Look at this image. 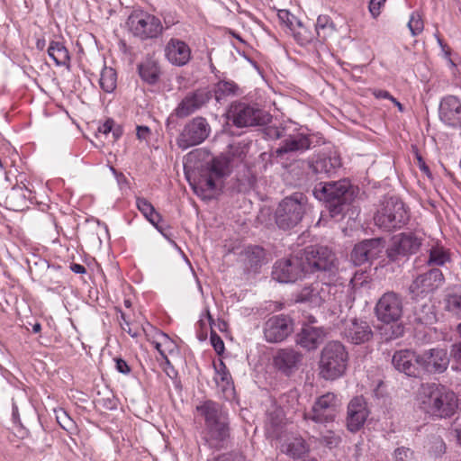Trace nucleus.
<instances>
[{"mask_svg": "<svg viewBox=\"0 0 461 461\" xmlns=\"http://www.w3.org/2000/svg\"><path fill=\"white\" fill-rule=\"evenodd\" d=\"M248 151L249 145L244 141L230 144L227 154L214 158L209 164L206 173L193 185L195 194L203 199H211L221 185L222 178L230 175L235 164L245 159Z\"/></svg>", "mask_w": 461, "mask_h": 461, "instance_id": "f257e3e1", "label": "nucleus"}, {"mask_svg": "<svg viewBox=\"0 0 461 461\" xmlns=\"http://www.w3.org/2000/svg\"><path fill=\"white\" fill-rule=\"evenodd\" d=\"M203 421V438L211 448L220 449L230 437V419L223 406L212 400H204L195 407Z\"/></svg>", "mask_w": 461, "mask_h": 461, "instance_id": "f03ea898", "label": "nucleus"}, {"mask_svg": "<svg viewBox=\"0 0 461 461\" xmlns=\"http://www.w3.org/2000/svg\"><path fill=\"white\" fill-rule=\"evenodd\" d=\"M409 219L408 209L403 202L395 196L384 197L374 216L375 224L386 231L402 228Z\"/></svg>", "mask_w": 461, "mask_h": 461, "instance_id": "7ed1b4c3", "label": "nucleus"}, {"mask_svg": "<svg viewBox=\"0 0 461 461\" xmlns=\"http://www.w3.org/2000/svg\"><path fill=\"white\" fill-rule=\"evenodd\" d=\"M348 364V352L339 341H330L321 353L320 375L325 380H335L342 376Z\"/></svg>", "mask_w": 461, "mask_h": 461, "instance_id": "20e7f679", "label": "nucleus"}, {"mask_svg": "<svg viewBox=\"0 0 461 461\" xmlns=\"http://www.w3.org/2000/svg\"><path fill=\"white\" fill-rule=\"evenodd\" d=\"M349 188L350 184L346 179L320 183L315 185L313 194L318 200L328 203L330 215L335 217L343 212L344 206L351 197Z\"/></svg>", "mask_w": 461, "mask_h": 461, "instance_id": "39448f33", "label": "nucleus"}, {"mask_svg": "<svg viewBox=\"0 0 461 461\" xmlns=\"http://www.w3.org/2000/svg\"><path fill=\"white\" fill-rule=\"evenodd\" d=\"M307 204V198L303 193H294L284 198L278 204L275 220L279 229L290 230L303 219Z\"/></svg>", "mask_w": 461, "mask_h": 461, "instance_id": "423d86ee", "label": "nucleus"}, {"mask_svg": "<svg viewBox=\"0 0 461 461\" xmlns=\"http://www.w3.org/2000/svg\"><path fill=\"white\" fill-rule=\"evenodd\" d=\"M127 23L131 32L142 41L158 38L164 31L159 18L140 10L132 12Z\"/></svg>", "mask_w": 461, "mask_h": 461, "instance_id": "0eeeda50", "label": "nucleus"}, {"mask_svg": "<svg viewBox=\"0 0 461 461\" xmlns=\"http://www.w3.org/2000/svg\"><path fill=\"white\" fill-rule=\"evenodd\" d=\"M300 258L306 275L331 271L334 267L335 256L327 247H306Z\"/></svg>", "mask_w": 461, "mask_h": 461, "instance_id": "6e6552de", "label": "nucleus"}, {"mask_svg": "<svg viewBox=\"0 0 461 461\" xmlns=\"http://www.w3.org/2000/svg\"><path fill=\"white\" fill-rule=\"evenodd\" d=\"M339 406L338 395L334 393H327L316 399L312 409L303 413V419L305 421L318 424L333 422Z\"/></svg>", "mask_w": 461, "mask_h": 461, "instance_id": "1a4fd4ad", "label": "nucleus"}, {"mask_svg": "<svg viewBox=\"0 0 461 461\" xmlns=\"http://www.w3.org/2000/svg\"><path fill=\"white\" fill-rule=\"evenodd\" d=\"M375 312L377 320L390 324L400 321L403 312L402 299L394 292L384 293L377 301Z\"/></svg>", "mask_w": 461, "mask_h": 461, "instance_id": "9d476101", "label": "nucleus"}, {"mask_svg": "<svg viewBox=\"0 0 461 461\" xmlns=\"http://www.w3.org/2000/svg\"><path fill=\"white\" fill-rule=\"evenodd\" d=\"M210 131V125L204 118L195 117L185 125L176 139L177 146L185 150L199 145L209 136Z\"/></svg>", "mask_w": 461, "mask_h": 461, "instance_id": "9b49d317", "label": "nucleus"}, {"mask_svg": "<svg viewBox=\"0 0 461 461\" xmlns=\"http://www.w3.org/2000/svg\"><path fill=\"white\" fill-rule=\"evenodd\" d=\"M444 282L441 270L433 268L418 276L409 287L413 299L425 298L434 293Z\"/></svg>", "mask_w": 461, "mask_h": 461, "instance_id": "f8f14e48", "label": "nucleus"}, {"mask_svg": "<svg viewBox=\"0 0 461 461\" xmlns=\"http://www.w3.org/2000/svg\"><path fill=\"white\" fill-rule=\"evenodd\" d=\"M306 276L300 257H291L276 261L272 271L273 279L279 283H294Z\"/></svg>", "mask_w": 461, "mask_h": 461, "instance_id": "ddd939ff", "label": "nucleus"}, {"mask_svg": "<svg viewBox=\"0 0 461 461\" xmlns=\"http://www.w3.org/2000/svg\"><path fill=\"white\" fill-rule=\"evenodd\" d=\"M294 330V321L285 314L274 315L264 324V336L267 342L277 343L285 340Z\"/></svg>", "mask_w": 461, "mask_h": 461, "instance_id": "4468645a", "label": "nucleus"}, {"mask_svg": "<svg viewBox=\"0 0 461 461\" xmlns=\"http://www.w3.org/2000/svg\"><path fill=\"white\" fill-rule=\"evenodd\" d=\"M212 92L207 88H199L185 95L174 110V114L178 118H185L195 113L211 100Z\"/></svg>", "mask_w": 461, "mask_h": 461, "instance_id": "2eb2a0df", "label": "nucleus"}, {"mask_svg": "<svg viewBox=\"0 0 461 461\" xmlns=\"http://www.w3.org/2000/svg\"><path fill=\"white\" fill-rule=\"evenodd\" d=\"M229 119L237 127H249L264 122L263 111L243 103L230 106Z\"/></svg>", "mask_w": 461, "mask_h": 461, "instance_id": "dca6fc26", "label": "nucleus"}, {"mask_svg": "<svg viewBox=\"0 0 461 461\" xmlns=\"http://www.w3.org/2000/svg\"><path fill=\"white\" fill-rule=\"evenodd\" d=\"M276 139H282L280 146L276 149L277 155L294 151H304L310 149L311 140L307 134L300 131L287 133L285 128L270 130Z\"/></svg>", "mask_w": 461, "mask_h": 461, "instance_id": "f3484780", "label": "nucleus"}, {"mask_svg": "<svg viewBox=\"0 0 461 461\" xmlns=\"http://www.w3.org/2000/svg\"><path fill=\"white\" fill-rule=\"evenodd\" d=\"M421 245V239L412 232H403L392 240V244L386 249L388 258L395 261L400 256L416 253Z\"/></svg>", "mask_w": 461, "mask_h": 461, "instance_id": "a211bd4d", "label": "nucleus"}, {"mask_svg": "<svg viewBox=\"0 0 461 461\" xmlns=\"http://www.w3.org/2000/svg\"><path fill=\"white\" fill-rule=\"evenodd\" d=\"M385 248V241L383 239L366 240L355 245L350 258L354 265L362 264L374 260L381 256Z\"/></svg>", "mask_w": 461, "mask_h": 461, "instance_id": "6ab92c4d", "label": "nucleus"}, {"mask_svg": "<svg viewBox=\"0 0 461 461\" xmlns=\"http://www.w3.org/2000/svg\"><path fill=\"white\" fill-rule=\"evenodd\" d=\"M449 364L447 353L442 348H432L420 355V375L424 373H443Z\"/></svg>", "mask_w": 461, "mask_h": 461, "instance_id": "aec40b11", "label": "nucleus"}, {"mask_svg": "<svg viewBox=\"0 0 461 461\" xmlns=\"http://www.w3.org/2000/svg\"><path fill=\"white\" fill-rule=\"evenodd\" d=\"M392 364L396 370L408 376H420V355L411 349H401L395 351Z\"/></svg>", "mask_w": 461, "mask_h": 461, "instance_id": "412c9836", "label": "nucleus"}, {"mask_svg": "<svg viewBox=\"0 0 461 461\" xmlns=\"http://www.w3.org/2000/svg\"><path fill=\"white\" fill-rule=\"evenodd\" d=\"M439 118L447 126L461 127V102L455 95H447L439 104Z\"/></svg>", "mask_w": 461, "mask_h": 461, "instance_id": "4be33fe9", "label": "nucleus"}, {"mask_svg": "<svg viewBox=\"0 0 461 461\" xmlns=\"http://www.w3.org/2000/svg\"><path fill=\"white\" fill-rule=\"evenodd\" d=\"M309 167L316 175L331 176L341 166L340 158L335 152H322L311 158Z\"/></svg>", "mask_w": 461, "mask_h": 461, "instance_id": "5701e85b", "label": "nucleus"}, {"mask_svg": "<svg viewBox=\"0 0 461 461\" xmlns=\"http://www.w3.org/2000/svg\"><path fill=\"white\" fill-rule=\"evenodd\" d=\"M369 411L363 397L353 398L348 405L347 427L351 432L359 430L365 424Z\"/></svg>", "mask_w": 461, "mask_h": 461, "instance_id": "b1692460", "label": "nucleus"}, {"mask_svg": "<svg viewBox=\"0 0 461 461\" xmlns=\"http://www.w3.org/2000/svg\"><path fill=\"white\" fill-rule=\"evenodd\" d=\"M165 56L172 65L182 67L191 59V49L184 41L172 38L166 44Z\"/></svg>", "mask_w": 461, "mask_h": 461, "instance_id": "393cba45", "label": "nucleus"}, {"mask_svg": "<svg viewBox=\"0 0 461 461\" xmlns=\"http://www.w3.org/2000/svg\"><path fill=\"white\" fill-rule=\"evenodd\" d=\"M214 376L213 380L218 389L222 393L223 398L230 400L235 393L234 384L229 370L221 359L214 361L213 364Z\"/></svg>", "mask_w": 461, "mask_h": 461, "instance_id": "a878e982", "label": "nucleus"}, {"mask_svg": "<svg viewBox=\"0 0 461 461\" xmlns=\"http://www.w3.org/2000/svg\"><path fill=\"white\" fill-rule=\"evenodd\" d=\"M441 384L435 383L422 384L416 395V402L419 407L426 413L432 415L434 412L437 396L439 393Z\"/></svg>", "mask_w": 461, "mask_h": 461, "instance_id": "bb28decb", "label": "nucleus"}, {"mask_svg": "<svg viewBox=\"0 0 461 461\" xmlns=\"http://www.w3.org/2000/svg\"><path fill=\"white\" fill-rule=\"evenodd\" d=\"M317 291L320 294V303L341 304L344 298L348 295V288L342 284H330L317 281Z\"/></svg>", "mask_w": 461, "mask_h": 461, "instance_id": "cd10ccee", "label": "nucleus"}, {"mask_svg": "<svg viewBox=\"0 0 461 461\" xmlns=\"http://www.w3.org/2000/svg\"><path fill=\"white\" fill-rule=\"evenodd\" d=\"M343 334L348 341L354 344H361L368 341L373 332L366 321L350 320L345 323Z\"/></svg>", "mask_w": 461, "mask_h": 461, "instance_id": "c85d7f7f", "label": "nucleus"}, {"mask_svg": "<svg viewBox=\"0 0 461 461\" xmlns=\"http://www.w3.org/2000/svg\"><path fill=\"white\" fill-rule=\"evenodd\" d=\"M302 355L293 348L280 349L274 357L275 366L286 375L294 373L299 366Z\"/></svg>", "mask_w": 461, "mask_h": 461, "instance_id": "c756f323", "label": "nucleus"}, {"mask_svg": "<svg viewBox=\"0 0 461 461\" xmlns=\"http://www.w3.org/2000/svg\"><path fill=\"white\" fill-rule=\"evenodd\" d=\"M437 398L433 416L440 418L452 416L456 407V397L454 392L441 385Z\"/></svg>", "mask_w": 461, "mask_h": 461, "instance_id": "7c9ffc66", "label": "nucleus"}, {"mask_svg": "<svg viewBox=\"0 0 461 461\" xmlns=\"http://www.w3.org/2000/svg\"><path fill=\"white\" fill-rule=\"evenodd\" d=\"M325 331L323 328L314 327L310 324L303 326L301 331L297 334L296 342L307 350H312L323 341Z\"/></svg>", "mask_w": 461, "mask_h": 461, "instance_id": "2f4dec72", "label": "nucleus"}, {"mask_svg": "<svg viewBox=\"0 0 461 461\" xmlns=\"http://www.w3.org/2000/svg\"><path fill=\"white\" fill-rule=\"evenodd\" d=\"M138 71L140 78L149 84L154 85L158 81L160 70L158 64L151 58H147L138 65Z\"/></svg>", "mask_w": 461, "mask_h": 461, "instance_id": "473e14b6", "label": "nucleus"}, {"mask_svg": "<svg viewBox=\"0 0 461 461\" xmlns=\"http://www.w3.org/2000/svg\"><path fill=\"white\" fill-rule=\"evenodd\" d=\"M281 451L294 459H302L309 452V447L303 438H293L282 444Z\"/></svg>", "mask_w": 461, "mask_h": 461, "instance_id": "72a5a7b5", "label": "nucleus"}, {"mask_svg": "<svg viewBox=\"0 0 461 461\" xmlns=\"http://www.w3.org/2000/svg\"><path fill=\"white\" fill-rule=\"evenodd\" d=\"M136 205L143 216L163 234L162 228L158 225L161 215L155 210L154 206L145 198L137 197Z\"/></svg>", "mask_w": 461, "mask_h": 461, "instance_id": "f704fd0d", "label": "nucleus"}, {"mask_svg": "<svg viewBox=\"0 0 461 461\" xmlns=\"http://www.w3.org/2000/svg\"><path fill=\"white\" fill-rule=\"evenodd\" d=\"M49 57L55 62L56 66H68L70 57L68 49L60 41H52L48 48Z\"/></svg>", "mask_w": 461, "mask_h": 461, "instance_id": "c9c22d12", "label": "nucleus"}, {"mask_svg": "<svg viewBox=\"0 0 461 461\" xmlns=\"http://www.w3.org/2000/svg\"><path fill=\"white\" fill-rule=\"evenodd\" d=\"M414 318L422 325H432L437 321L435 307L430 303H424L415 306Z\"/></svg>", "mask_w": 461, "mask_h": 461, "instance_id": "e433bc0d", "label": "nucleus"}, {"mask_svg": "<svg viewBox=\"0 0 461 461\" xmlns=\"http://www.w3.org/2000/svg\"><path fill=\"white\" fill-rule=\"evenodd\" d=\"M242 257L247 267L254 269L262 264L265 252L259 246H249L244 249Z\"/></svg>", "mask_w": 461, "mask_h": 461, "instance_id": "4c0bfd02", "label": "nucleus"}, {"mask_svg": "<svg viewBox=\"0 0 461 461\" xmlns=\"http://www.w3.org/2000/svg\"><path fill=\"white\" fill-rule=\"evenodd\" d=\"M451 259L448 249L439 244L432 246L429 249L428 265L442 267Z\"/></svg>", "mask_w": 461, "mask_h": 461, "instance_id": "58836bf2", "label": "nucleus"}, {"mask_svg": "<svg viewBox=\"0 0 461 461\" xmlns=\"http://www.w3.org/2000/svg\"><path fill=\"white\" fill-rule=\"evenodd\" d=\"M335 25L329 15L321 14L315 23V34L321 41H325L335 32Z\"/></svg>", "mask_w": 461, "mask_h": 461, "instance_id": "ea45409f", "label": "nucleus"}, {"mask_svg": "<svg viewBox=\"0 0 461 461\" xmlns=\"http://www.w3.org/2000/svg\"><path fill=\"white\" fill-rule=\"evenodd\" d=\"M100 87L105 93H112L117 86V73L113 68L104 67L100 75Z\"/></svg>", "mask_w": 461, "mask_h": 461, "instance_id": "a19ab883", "label": "nucleus"}, {"mask_svg": "<svg viewBox=\"0 0 461 461\" xmlns=\"http://www.w3.org/2000/svg\"><path fill=\"white\" fill-rule=\"evenodd\" d=\"M238 90V86L232 81H219L213 88L214 98L218 103L229 96L234 95Z\"/></svg>", "mask_w": 461, "mask_h": 461, "instance_id": "79ce46f5", "label": "nucleus"}, {"mask_svg": "<svg viewBox=\"0 0 461 461\" xmlns=\"http://www.w3.org/2000/svg\"><path fill=\"white\" fill-rule=\"evenodd\" d=\"M444 302L445 310L461 319V287L456 292L447 294Z\"/></svg>", "mask_w": 461, "mask_h": 461, "instance_id": "37998d69", "label": "nucleus"}, {"mask_svg": "<svg viewBox=\"0 0 461 461\" xmlns=\"http://www.w3.org/2000/svg\"><path fill=\"white\" fill-rule=\"evenodd\" d=\"M317 282L312 283L309 286L303 287L297 296L298 302H308L314 306H320V294L317 291Z\"/></svg>", "mask_w": 461, "mask_h": 461, "instance_id": "c03bdc74", "label": "nucleus"}, {"mask_svg": "<svg viewBox=\"0 0 461 461\" xmlns=\"http://www.w3.org/2000/svg\"><path fill=\"white\" fill-rule=\"evenodd\" d=\"M291 32H293L294 40L300 45H306L312 42L316 36L315 33L306 28L301 21L297 23L294 29H292Z\"/></svg>", "mask_w": 461, "mask_h": 461, "instance_id": "a18cd8bd", "label": "nucleus"}, {"mask_svg": "<svg viewBox=\"0 0 461 461\" xmlns=\"http://www.w3.org/2000/svg\"><path fill=\"white\" fill-rule=\"evenodd\" d=\"M408 28L412 36H417L423 31L424 23L421 15L418 12L411 13L408 22Z\"/></svg>", "mask_w": 461, "mask_h": 461, "instance_id": "49530a36", "label": "nucleus"}, {"mask_svg": "<svg viewBox=\"0 0 461 461\" xmlns=\"http://www.w3.org/2000/svg\"><path fill=\"white\" fill-rule=\"evenodd\" d=\"M56 412V420L59 426L67 430L71 431L75 429L74 420L68 416L66 411L63 409H59L55 411Z\"/></svg>", "mask_w": 461, "mask_h": 461, "instance_id": "de8ad7c7", "label": "nucleus"}, {"mask_svg": "<svg viewBox=\"0 0 461 461\" xmlns=\"http://www.w3.org/2000/svg\"><path fill=\"white\" fill-rule=\"evenodd\" d=\"M278 19L280 22L287 26V28L291 31L294 29V26L299 23L298 20L294 14H292L288 10L283 9L279 10L277 14Z\"/></svg>", "mask_w": 461, "mask_h": 461, "instance_id": "09e8293b", "label": "nucleus"}, {"mask_svg": "<svg viewBox=\"0 0 461 461\" xmlns=\"http://www.w3.org/2000/svg\"><path fill=\"white\" fill-rule=\"evenodd\" d=\"M157 339L161 341L166 356L167 353H172L175 351L176 348V344L167 334L161 330H157Z\"/></svg>", "mask_w": 461, "mask_h": 461, "instance_id": "8fccbe9b", "label": "nucleus"}, {"mask_svg": "<svg viewBox=\"0 0 461 461\" xmlns=\"http://www.w3.org/2000/svg\"><path fill=\"white\" fill-rule=\"evenodd\" d=\"M393 456L394 461H415L413 451L403 447L396 448Z\"/></svg>", "mask_w": 461, "mask_h": 461, "instance_id": "3c124183", "label": "nucleus"}, {"mask_svg": "<svg viewBox=\"0 0 461 461\" xmlns=\"http://www.w3.org/2000/svg\"><path fill=\"white\" fill-rule=\"evenodd\" d=\"M386 0H370L368 9L371 15L376 18L381 14V8L384 6Z\"/></svg>", "mask_w": 461, "mask_h": 461, "instance_id": "603ef678", "label": "nucleus"}, {"mask_svg": "<svg viewBox=\"0 0 461 461\" xmlns=\"http://www.w3.org/2000/svg\"><path fill=\"white\" fill-rule=\"evenodd\" d=\"M122 321H120V325L122 330L124 332H127L131 337L137 338L140 332L137 330H134L131 327L130 322L126 320L124 313L121 314Z\"/></svg>", "mask_w": 461, "mask_h": 461, "instance_id": "864d4df0", "label": "nucleus"}, {"mask_svg": "<svg viewBox=\"0 0 461 461\" xmlns=\"http://www.w3.org/2000/svg\"><path fill=\"white\" fill-rule=\"evenodd\" d=\"M211 343L218 355H221L224 351V343L216 333L211 334Z\"/></svg>", "mask_w": 461, "mask_h": 461, "instance_id": "5fc2aeb1", "label": "nucleus"}, {"mask_svg": "<svg viewBox=\"0 0 461 461\" xmlns=\"http://www.w3.org/2000/svg\"><path fill=\"white\" fill-rule=\"evenodd\" d=\"M214 461H244V456L240 453L231 452L219 456Z\"/></svg>", "mask_w": 461, "mask_h": 461, "instance_id": "6e6d98bb", "label": "nucleus"}, {"mask_svg": "<svg viewBox=\"0 0 461 461\" xmlns=\"http://www.w3.org/2000/svg\"><path fill=\"white\" fill-rule=\"evenodd\" d=\"M115 368L119 373L123 375H128L131 373L130 366L122 358H115Z\"/></svg>", "mask_w": 461, "mask_h": 461, "instance_id": "4d7b16f0", "label": "nucleus"}, {"mask_svg": "<svg viewBox=\"0 0 461 461\" xmlns=\"http://www.w3.org/2000/svg\"><path fill=\"white\" fill-rule=\"evenodd\" d=\"M450 357L459 365H461V341L455 343L450 348Z\"/></svg>", "mask_w": 461, "mask_h": 461, "instance_id": "13d9d810", "label": "nucleus"}, {"mask_svg": "<svg viewBox=\"0 0 461 461\" xmlns=\"http://www.w3.org/2000/svg\"><path fill=\"white\" fill-rule=\"evenodd\" d=\"M154 348L158 350V352L160 354V356L166 360L167 364L169 365V360L167 357L165 355V350L162 347L161 341L157 339V330L155 331L154 339L151 341Z\"/></svg>", "mask_w": 461, "mask_h": 461, "instance_id": "bf43d9fd", "label": "nucleus"}, {"mask_svg": "<svg viewBox=\"0 0 461 461\" xmlns=\"http://www.w3.org/2000/svg\"><path fill=\"white\" fill-rule=\"evenodd\" d=\"M372 94L377 99H387L392 101V99L393 98V96L386 90L373 89Z\"/></svg>", "mask_w": 461, "mask_h": 461, "instance_id": "052dcab7", "label": "nucleus"}, {"mask_svg": "<svg viewBox=\"0 0 461 461\" xmlns=\"http://www.w3.org/2000/svg\"><path fill=\"white\" fill-rule=\"evenodd\" d=\"M113 120L108 119L106 120L101 126L98 128V131L107 135L113 131Z\"/></svg>", "mask_w": 461, "mask_h": 461, "instance_id": "680f3d73", "label": "nucleus"}, {"mask_svg": "<svg viewBox=\"0 0 461 461\" xmlns=\"http://www.w3.org/2000/svg\"><path fill=\"white\" fill-rule=\"evenodd\" d=\"M150 134L149 128L147 126H137V138L140 140H146Z\"/></svg>", "mask_w": 461, "mask_h": 461, "instance_id": "e2e57ef3", "label": "nucleus"}, {"mask_svg": "<svg viewBox=\"0 0 461 461\" xmlns=\"http://www.w3.org/2000/svg\"><path fill=\"white\" fill-rule=\"evenodd\" d=\"M417 159H418V166H419V168L423 172L425 173L426 175H429V167L426 165L425 161L422 159V158L420 156V155H417Z\"/></svg>", "mask_w": 461, "mask_h": 461, "instance_id": "0e129e2a", "label": "nucleus"}, {"mask_svg": "<svg viewBox=\"0 0 461 461\" xmlns=\"http://www.w3.org/2000/svg\"><path fill=\"white\" fill-rule=\"evenodd\" d=\"M114 140H118L123 133V131H122V128L121 125L119 124H116L114 122H113V131H111Z\"/></svg>", "mask_w": 461, "mask_h": 461, "instance_id": "69168bd1", "label": "nucleus"}, {"mask_svg": "<svg viewBox=\"0 0 461 461\" xmlns=\"http://www.w3.org/2000/svg\"><path fill=\"white\" fill-rule=\"evenodd\" d=\"M70 269L72 272L76 273V274H85L86 273V267L83 266V265H80V264H72L70 266Z\"/></svg>", "mask_w": 461, "mask_h": 461, "instance_id": "338daca9", "label": "nucleus"}, {"mask_svg": "<svg viewBox=\"0 0 461 461\" xmlns=\"http://www.w3.org/2000/svg\"><path fill=\"white\" fill-rule=\"evenodd\" d=\"M434 444L438 449V454H442L445 452L446 446L442 439H440V438L435 439Z\"/></svg>", "mask_w": 461, "mask_h": 461, "instance_id": "774afa93", "label": "nucleus"}]
</instances>
